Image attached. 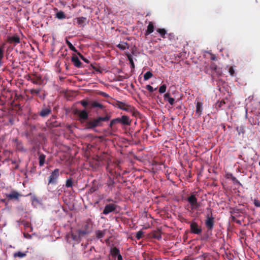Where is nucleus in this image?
<instances>
[{"label":"nucleus","instance_id":"nucleus-10","mask_svg":"<svg viewBox=\"0 0 260 260\" xmlns=\"http://www.w3.org/2000/svg\"><path fill=\"white\" fill-rule=\"evenodd\" d=\"M75 114L78 115L80 120H86L88 118V113L85 109L81 111L76 109Z\"/></svg>","mask_w":260,"mask_h":260},{"label":"nucleus","instance_id":"nucleus-54","mask_svg":"<svg viewBox=\"0 0 260 260\" xmlns=\"http://www.w3.org/2000/svg\"><path fill=\"white\" fill-rule=\"evenodd\" d=\"M78 55L79 56V57L81 58L82 60H83V59L85 58L82 54H81L80 52H77Z\"/></svg>","mask_w":260,"mask_h":260},{"label":"nucleus","instance_id":"nucleus-36","mask_svg":"<svg viewBox=\"0 0 260 260\" xmlns=\"http://www.w3.org/2000/svg\"><path fill=\"white\" fill-rule=\"evenodd\" d=\"M153 76L152 73L148 71L144 75V80L146 81L151 78Z\"/></svg>","mask_w":260,"mask_h":260},{"label":"nucleus","instance_id":"nucleus-23","mask_svg":"<svg viewBox=\"0 0 260 260\" xmlns=\"http://www.w3.org/2000/svg\"><path fill=\"white\" fill-rule=\"evenodd\" d=\"M106 230L101 231V230H97L95 232V234L96 238L98 239H101L103 238L105 234H106Z\"/></svg>","mask_w":260,"mask_h":260},{"label":"nucleus","instance_id":"nucleus-22","mask_svg":"<svg viewBox=\"0 0 260 260\" xmlns=\"http://www.w3.org/2000/svg\"><path fill=\"white\" fill-rule=\"evenodd\" d=\"M117 47L121 50H124L126 49L129 48V44L126 42H121L119 44L116 45Z\"/></svg>","mask_w":260,"mask_h":260},{"label":"nucleus","instance_id":"nucleus-18","mask_svg":"<svg viewBox=\"0 0 260 260\" xmlns=\"http://www.w3.org/2000/svg\"><path fill=\"white\" fill-rule=\"evenodd\" d=\"M84 236V235H80L79 233V230L77 231V234H75L74 233H72L71 234V237L72 239L78 242H80L81 238Z\"/></svg>","mask_w":260,"mask_h":260},{"label":"nucleus","instance_id":"nucleus-40","mask_svg":"<svg viewBox=\"0 0 260 260\" xmlns=\"http://www.w3.org/2000/svg\"><path fill=\"white\" fill-rule=\"evenodd\" d=\"M167 86L165 84L161 85L159 88V92L160 93H165L166 91Z\"/></svg>","mask_w":260,"mask_h":260},{"label":"nucleus","instance_id":"nucleus-9","mask_svg":"<svg viewBox=\"0 0 260 260\" xmlns=\"http://www.w3.org/2000/svg\"><path fill=\"white\" fill-rule=\"evenodd\" d=\"M117 206L114 204H109L105 206V208L103 211V214L107 215L109 213L114 211Z\"/></svg>","mask_w":260,"mask_h":260},{"label":"nucleus","instance_id":"nucleus-37","mask_svg":"<svg viewBox=\"0 0 260 260\" xmlns=\"http://www.w3.org/2000/svg\"><path fill=\"white\" fill-rule=\"evenodd\" d=\"M26 256V254L25 253L22 252L21 251H18L17 252H15L14 253V257H23Z\"/></svg>","mask_w":260,"mask_h":260},{"label":"nucleus","instance_id":"nucleus-48","mask_svg":"<svg viewBox=\"0 0 260 260\" xmlns=\"http://www.w3.org/2000/svg\"><path fill=\"white\" fill-rule=\"evenodd\" d=\"M90 66L92 67V68L95 71H96V72H101L100 71V69L99 68H98L97 67L95 66L94 64H90Z\"/></svg>","mask_w":260,"mask_h":260},{"label":"nucleus","instance_id":"nucleus-46","mask_svg":"<svg viewBox=\"0 0 260 260\" xmlns=\"http://www.w3.org/2000/svg\"><path fill=\"white\" fill-rule=\"evenodd\" d=\"M253 204L256 207H260V201L257 199H254Z\"/></svg>","mask_w":260,"mask_h":260},{"label":"nucleus","instance_id":"nucleus-32","mask_svg":"<svg viewBox=\"0 0 260 260\" xmlns=\"http://www.w3.org/2000/svg\"><path fill=\"white\" fill-rule=\"evenodd\" d=\"M66 43L68 45L69 48L73 51L77 52L76 48L72 45V44L67 39L66 40Z\"/></svg>","mask_w":260,"mask_h":260},{"label":"nucleus","instance_id":"nucleus-13","mask_svg":"<svg viewBox=\"0 0 260 260\" xmlns=\"http://www.w3.org/2000/svg\"><path fill=\"white\" fill-rule=\"evenodd\" d=\"M22 196L16 190H13L10 193L7 194L6 197L9 200H18L20 197Z\"/></svg>","mask_w":260,"mask_h":260},{"label":"nucleus","instance_id":"nucleus-25","mask_svg":"<svg viewBox=\"0 0 260 260\" xmlns=\"http://www.w3.org/2000/svg\"><path fill=\"white\" fill-rule=\"evenodd\" d=\"M202 106L203 104L202 102H198L196 104V113L199 116L201 115L202 112Z\"/></svg>","mask_w":260,"mask_h":260},{"label":"nucleus","instance_id":"nucleus-52","mask_svg":"<svg viewBox=\"0 0 260 260\" xmlns=\"http://www.w3.org/2000/svg\"><path fill=\"white\" fill-rule=\"evenodd\" d=\"M211 58H210L211 60H215L216 59V57L214 54H213L211 53Z\"/></svg>","mask_w":260,"mask_h":260},{"label":"nucleus","instance_id":"nucleus-41","mask_svg":"<svg viewBox=\"0 0 260 260\" xmlns=\"http://www.w3.org/2000/svg\"><path fill=\"white\" fill-rule=\"evenodd\" d=\"M167 38H168L170 40H174L175 39V36L174 33H169L167 34L166 36Z\"/></svg>","mask_w":260,"mask_h":260},{"label":"nucleus","instance_id":"nucleus-6","mask_svg":"<svg viewBox=\"0 0 260 260\" xmlns=\"http://www.w3.org/2000/svg\"><path fill=\"white\" fill-rule=\"evenodd\" d=\"M114 105L118 108L124 110L125 111L134 113L135 111L134 107L128 105L120 101H116Z\"/></svg>","mask_w":260,"mask_h":260},{"label":"nucleus","instance_id":"nucleus-43","mask_svg":"<svg viewBox=\"0 0 260 260\" xmlns=\"http://www.w3.org/2000/svg\"><path fill=\"white\" fill-rule=\"evenodd\" d=\"M117 123H121L120 117H118L112 120V124H114L115 125Z\"/></svg>","mask_w":260,"mask_h":260},{"label":"nucleus","instance_id":"nucleus-33","mask_svg":"<svg viewBox=\"0 0 260 260\" xmlns=\"http://www.w3.org/2000/svg\"><path fill=\"white\" fill-rule=\"evenodd\" d=\"M4 56V45L0 47V66L2 64V60Z\"/></svg>","mask_w":260,"mask_h":260},{"label":"nucleus","instance_id":"nucleus-29","mask_svg":"<svg viewBox=\"0 0 260 260\" xmlns=\"http://www.w3.org/2000/svg\"><path fill=\"white\" fill-rule=\"evenodd\" d=\"M157 31L160 34V36L164 38H167V31L164 28H158Z\"/></svg>","mask_w":260,"mask_h":260},{"label":"nucleus","instance_id":"nucleus-42","mask_svg":"<svg viewBox=\"0 0 260 260\" xmlns=\"http://www.w3.org/2000/svg\"><path fill=\"white\" fill-rule=\"evenodd\" d=\"M143 232L142 231H140L139 232H138L137 233H136V238L138 239V240H139L142 237V236L143 235Z\"/></svg>","mask_w":260,"mask_h":260},{"label":"nucleus","instance_id":"nucleus-1","mask_svg":"<svg viewBox=\"0 0 260 260\" xmlns=\"http://www.w3.org/2000/svg\"><path fill=\"white\" fill-rule=\"evenodd\" d=\"M110 118V116L108 115H106L104 117L92 118L86 121V126L88 129H93L98 126H101L103 121H108Z\"/></svg>","mask_w":260,"mask_h":260},{"label":"nucleus","instance_id":"nucleus-2","mask_svg":"<svg viewBox=\"0 0 260 260\" xmlns=\"http://www.w3.org/2000/svg\"><path fill=\"white\" fill-rule=\"evenodd\" d=\"M93 222L91 219H88L84 223L82 229L79 230V233L81 235L84 236L90 234L93 231Z\"/></svg>","mask_w":260,"mask_h":260},{"label":"nucleus","instance_id":"nucleus-21","mask_svg":"<svg viewBox=\"0 0 260 260\" xmlns=\"http://www.w3.org/2000/svg\"><path fill=\"white\" fill-rule=\"evenodd\" d=\"M154 26L153 22H149L148 25L147 26V30H146V32H145V35L147 36V35H148L151 34L152 32H153L154 31Z\"/></svg>","mask_w":260,"mask_h":260},{"label":"nucleus","instance_id":"nucleus-8","mask_svg":"<svg viewBox=\"0 0 260 260\" xmlns=\"http://www.w3.org/2000/svg\"><path fill=\"white\" fill-rule=\"evenodd\" d=\"M190 231L192 233L194 234H200L202 232V229L199 226L198 223L196 222H191L190 225Z\"/></svg>","mask_w":260,"mask_h":260},{"label":"nucleus","instance_id":"nucleus-63","mask_svg":"<svg viewBox=\"0 0 260 260\" xmlns=\"http://www.w3.org/2000/svg\"><path fill=\"white\" fill-rule=\"evenodd\" d=\"M241 132H242V133H244V132L242 130H241Z\"/></svg>","mask_w":260,"mask_h":260},{"label":"nucleus","instance_id":"nucleus-58","mask_svg":"<svg viewBox=\"0 0 260 260\" xmlns=\"http://www.w3.org/2000/svg\"><path fill=\"white\" fill-rule=\"evenodd\" d=\"M115 124H112V120L110 121V124H109V127L112 129L113 128V126Z\"/></svg>","mask_w":260,"mask_h":260},{"label":"nucleus","instance_id":"nucleus-34","mask_svg":"<svg viewBox=\"0 0 260 260\" xmlns=\"http://www.w3.org/2000/svg\"><path fill=\"white\" fill-rule=\"evenodd\" d=\"M56 17L59 19H63L66 18V15L63 12L60 11L56 14Z\"/></svg>","mask_w":260,"mask_h":260},{"label":"nucleus","instance_id":"nucleus-15","mask_svg":"<svg viewBox=\"0 0 260 260\" xmlns=\"http://www.w3.org/2000/svg\"><path fill=\"white\" fill-rule=\"evenodd\" d=\"M71 61L76 67L78 68L82 67V62L80 61L78 57L75 54L72 56L71 58Z\"/></svg>","mask_w":260,"mask_h":260},{"label":"nucleus","instance_id":"nucleus-49","mask_svg":"<svg viewBox=\"0 0 260 260\" xmlns=\"http://www.w3.org/2000/svg\"><path fill=\"white\" fill-rule=\"evenodd\" d=\"M32 77H33V74H31V75H29L27 76L26 77V79L28 80V81H30L31 82L32 81Z\"/></svg>","mask_w":260,"mask_h":260},{"label":"nucleus","instance_id":"nucleus-53","mask_svg":"<svg viewBox=\"0 0 260 260\" xmlns=\"http://www.w3.org/2000/svg\"><path fill=\"white\" fill-rule=\"evenodd\" d=\"M38 117V115L37 114H34L31 115V118L34 119H36Z\"/></svg>","mask_w":260,"mask_h":260},{"label":"nucleus","instance_id":"nucleus-56","mask_svg":"<svg viewBox=\"0 0 260 260\" xmlns=\"http://www.w3.org/2000/svg\"><path fill=\"white\" fill-rule=\"evenodd\" d=\"M117 260H122V257L120 254L117 255Z\"/></svg>","mask_w":260,"mask_h":260},{"label":"nucleus","instance_id":"nucleus-38","mask_svg":"<svg viewBox=\"0 0 260 260\" xmlns=\"http://www.w3.org/2000/svg\"><path fill=\"white\" fill-rule=\"evenodd\" d=\"M91 102L88 100H82L80 102V103L84 107H86L88 105L91 106Z\"/></svg>","mask_w":260,"mask_h":260},{"label":"nucleus","instance_id":"nucleus-30","mask_svg":"<svg viewBox=\"0 0 260 260\" xmlns=\"http://www.w3.org/2000/svg\"><path fill=\"white\" fill-rule=\"evenodd\" d=\"M110 253L113 256H116L120 254V251L117 248L114 247L111 248Z\"/></svg>","mask_w":260,"mask_h":260},{"label":"nucleus","instance_id":"nucleus-28","mask_svg":"<svg viewBox=\"0 0 260 260\" xmlns=\"http://www.w3.org/2000/svg\"><path fill=\"white\" fill-rule=\"evenodd\" d=\"M227 177L228 178H230L234 183L242 186L241 183L237 179V178L233 175L232 174H227Z\"/></svg>","mask_w":260,"mask_h":260},{"label":"nucleus","instance_id":"nucleus-26","mask_svg":"<svg viewBox=\"0 0 260 260\" xmlns=\"http://www.w3.org/2000/svg\"><path fill=\"white\" fill-rule=\"evenodd\" d=\"M225 99H223L221 101H218L216 104V106L218 109H223L224 108V105L226 104Z\"/></svg>","mask_w":260,"mask_h":260},{"label":"nucleus","instance_id":"nucleus-57","mask_svg":"<svg viewBox=\"0 0 260 260\" xmlns=\"http://www.w3.org/2000/svg\"><path fill=\"white\" fill-rule=\"evenodd\" d=\"M84 62H85L86 63H88L89 62V61L88 59L86 58L85 57L83 59V60Z\"/></svg>","mask_w":260,"mask_h":260},{"label":"nucleus","instance_id":"nucleus-11","mask_svg":"<svg viewBox=\"0 0 260 260\" xmlns=\"http://www.w3.org/2000/svg\"><path fill=\"white\" fill-rule=\"evenodd\" d=\"M51 113V109L49 106H44L39 112V115L42 117H46Z\"/></svg>","mask_w":260,"mask_h":260},{"label":"nucleus","instance_id":"nucleus-4","mask_svg":"<svg viewBox=\"0 0 260 260\" xmlns=\"http://www.w3.org/2000/svg\"><path fill=\"white\" fill-rule=\"evenodd\" d=\"M197 194V192H196L191 193L186 199L187 201L190 204L192 210L197 209L200 206L198 202L197 198L196 197Z\"/></svg>","mask_w":260,"mask_h":260},{"label":"nucleus","instance_id":"nucleus-44","mask_svg":"<svg viewBox=\"0 0 260 260\" xmlns=\"http://www.w3.org/2000/svg\"><path fill=\"white\" fill-rule=\"evenodd\" d=\"M153 237L154 238L157 239L158 240H160V239H161V234L159 233H158V232H156V233H154L153 235Z\"/></svg>","mask_w":260,"mask_h":260},{"label":"nucleus","instance_id":"nucleus-20","mask_svg":"<svg viewBox=\"0 0 260 260\" xmlns=\"http://www.w3.org/2000/svg\"><path fill=\"white\" fill-rule=\"evenodd\" d=\"M106 184L108 186L109 190L111 191L115 184V181L114 179L111 177H109L108 180H107Z\"/></svg>","mask_w":260,"mask_h":260},{"label":"nucleus","instance_id":"nucleus-61","mask_svg":"<svg viewBox=\"0 0 260 260\" xmlns=\"http://www.w3.org/2000/svg\"><path fill=\"white\" fill-rule=\"evenodd\" d=\"M18 166L17 165V166H16L15 167V169H18Z\"/></svg>","mask_w":260,"mask_h":260},{"label":"nucleus","instance_id":"nucleus-47","mask_svg":"<svg viewBox=\"0 0 260 260\" xmlns=\"http://www.w3.org/2000/svg\"><path fill=\"white\" fill-rule=\"evenodd\" d=\"M229 72L230 75H231L232 76H234L235 75V70L234 69L233 67H231L230 68Z\"/></svg>","mask_w":260,"mask_h":260},{"label":"nucleus","instance_id":"nucleus-50","mask_svg":"<svg viewBox=\"0 0 260 260\" xmlns=\"http://www.w3.org/2000/svg\"><path fill=\"white\" fill-rule=\"evenodd\" d=\"M204 72H205V73H206V74H211L212 76H213V73H210L209 72V70H208V68H207V67H206L205 68Z\"/></svg>","mask_w":260,"mask_h":260},{"label":"nucleus","instance_id":"nucleus-27","mask_svg":"<svg viewBox=\"0 0 260 260\" xmlns=\"http://www.w3.org/2000/svg\"><path fill=\"white\" fill-rule=\"evenodd\" d=\"M99 108L101 109H103L104 108V106L101 104L99 103L96 101H93L91 102V106L90 107V109L93 108Z\"/></svg>","mask_w":260,"mask_h":260},{"label":"nucleus","instance_id":"nucleus-16","mask_svg":"<svg viewBox=\"0 0 260 260\" xmlns=\"http://www.w3.org/2000/svg\"><path fill=\"white\" fill-rule=\"evenodd\" d=\"M120 118L121 124L126 125H130L131 124V120L129 117L126 115H123Z\"/></svg>","mask_w":260,"mask_h":260},{"label":"nucleus","instance_id":"nucleus-24","mask_svg":"<svg viewBox=\"0 0 260 260\" xmlns=\"http://www.w3.org/2000/svg\"><path fill=\"white\" fill-rule=\"evenodd\" d=\"M45 158H46V155L43 154L41 153L39 154V164L40 167H43L45 162Z\"/></svg>","mask_w":260,"mask_h":260},{"label":"nucleus","instance_id":"nucleus-62","mask_svg":"<svg viewBox=\"0 0 260 260\" xmlns=\"http://www.w3.org/2000/svg\"><path fill=\"white\" fill-rule=\"evenodd\" d=\"M237 223H240V221L239 220H237Z\"/></svg>","mask_w":260,"mask_h":260},{"label":"nucleus","instance_id":"nucleus-55","mask_svg":"<svg viewBox=\"0 0 260 260\" xmlns=\"http://www.w3.org/2000/svg\"><path fill=\"white\" fill-rule=\"evenodd\" d=\"M24 236L25 238H31V236L28 234H24Z\"/></svg>","mask_w":260,"mask_h":260},{"label":"nucleus","instance_id":"nucleus-17","mask_svg":"<svg viewBox=\"0 0 260 260\" xmlns=\"http://www.w3.org/2000/svg\"><path fill=\"white\" fill-rule=\"evenodd\" d=\"M8 42L11 44H17L20 43V38L17 35H15L12 37H9L8 38Z\"/></svg>","mask_w":260,"mask_h":260},{"label":"nucleus","instance_id":"nucleus-7","mask_svg":"<svg viewBox=\"0 0 260 260\" xmlns=\"http://www.w3.org/2000/svg\"><path fill=\"white\" fill-rule=\"evenodd\" d=\"M87 22V18L84 17H76L73 19L74 24H75L76 23L78 26L81 27H84Z\"/></svg>","mask_w":260,"mask_h":260},{"label":"nucleus","instance_id":"nucleus-14","mask_svg":"<svg viewBox=\"0 0 260 260\" xmlns=\"http://www.w3.org/2000/svg\"><path fill=\"white\" fill-rule=\"evenodd\" d=\"M210 68L212 71H214L217 76H220L222 74L221 70L218 68L217 66L214 62H211Z\"/></svg>","mask_w":260,"mask_h":260},{"label":"nucleus","instance_id":"nucleus-39","mask_svg":"<svg viewBox=\"0 0 260 260\" xmlns=\"http://www.w3.org/2000/svg\"><path fill=\"white\" fill-rule=\"evenodd\" d=\"M40 91V89H30V93L32 95H38Z\"/></svg>","mask_w":260,"mask_h":260},{"label":"nucleus","instance_id":"nucleus-5","mask_svg":"<svg viewBox=\"0 0 260 260\" xmlns=\"http://www.w3.org/2000/svg\"><path fill=\"white\" fill-rule=\"evenodd\" d=\"M60 176V170L59 169H55L51 172L48 178V185L56 184Z\"/></svg>","mask_w":260,"mask_h":260},{"label":"nucleus","instance_id":"nucleus-64","mask_svg":"<svg viewBox=\"0 0 260 260\" xmlns=\"http://www.w3.org/2000/svg\"><path fill=\"white\" fill-rule=\"evenodd\" d=\"M258 164H259V165L260 166V161L259 162V163H258Z\"/></svg>","mask_w":260,"mask_h":260},{"label":"nucleus","instance_id":"nucleus-60","mask_svg":"<svg viewBox=\"0 0 260 260\" xmlns=\"http://www.w3.org/2000/svg\"><path fill=\"white\" fill-rule=\"evenodd\" d=\"M111 201H112V200L110 199H107V201H108V202H110Z\"/></svg>","mask_w":260,"mask_h":260},{"label":"nucleus","instance_id":"nucleus-51","mask_svg":"<svg viewBox=\"0 0 260 260\" xmlns=\"http://www.w3.org/2000/svg\"><path fill=\"white\" fill-rule=\"evenodd\" d=\"M100 94H101V95H102L103 96L105 97V98H108V97H109V95H108L107 93H105V92H102L100 93Z\"/></svg>","mask_w":260,"mask_h":260},{"label":"nucleus","instance_id":"nucleus-3","mask_svg":"<svg viewBox=\"0 0 260 260\" xmlns=\"http://www.w3.org/2000/svg\"><path fill=\"white\" fill-rule=\"evenodd\" d=\"M207 210L209 211V213H207L205 223L208 231H212L214 224V218L212 216V210L208 208Z\"/></svg>","mask_w":260,"mask_h":260},{"label":"nucleus","instance_id":"nucleus-31","mask_svg":"<svg viewBox=\"0 0 260 260\" xmlns=\"http://www.w3.org/2000/svg\"><path fill=\"white\" fill-rule=\"evenodd\" d=\"M126 55L129 61V63H130L131 66V68L134 69L135 68V66L134 62L133 61L132 56L129 53H127L126 54Z\"/></svg>","mask_w":260,"mask_h":260},{"label":"nucleus","instance_id":"nucleus-59","mask_svg":"<svg viewBox=\"0 0 260 260\" xmlns=\"http://www.w3.org/2000/svg\"><path fill=\"white\" fill-rule=\"evenodd\" d=\"M105 242H106V243H108V242H109V239H106V240H105Z\"/></svg>","mask_w":260,"mask_h":260},{"label":"nucleus","instance_id":"nucleus-45","mask_svg":"<svg viewBox=\"0 0 260 260\" xmlns=\"http://www.w3.org/2000/svg\"><path fill=\"white\" fill-rule=\"evenodd\" d=\"M146 89H147L150 92H153L156 89V88L153 89V87L150 85H146Z\"/></svg>","mask_w":260,"mask_h":260},{"label":"nucleus","instance_id":"nucleus-12","mask_svg":"<svg viewBox=\"0 0 260 260\" xmlns=\"http://www.w3.org/2000/svg\"><path fill=\"white\" fill-rule=\"evenodd\" d=\"M31 82L36 85H41L43 82L41 75L37 73L33 74Z\"/></svg>","mask_w":260,"mask_h":260},{"label":"nucleus","instance_id":"nucleus-35","mask_svg":"<svg viewBox=\"0 0 260 260\" xmlns=\"http://www.w3.org/2000/svg\"><path fill=\"white\" fill-rule=\"evenodd\" d=\"M73 185V179L70 178L66 180V186L68 188L72 187Z\"/></svg>","mask_w":260,"mask_h":260},{"label":"nucleus","instance_id":"nucleus-19","mask_svg":"<svg viewBox=\"0 0 260 260\" xmlns=\"http://www.w3.org/2000/svg\"><path fill=\"white\" fill-rule=\"evenodd\" d=\"M164 100L168 101L171 105H173L174 104L175 100L174 98L170 96V94L168 92L165 93L164 96Z\"/></svg>","mask_w":260,"mask_h":260}]
</instances>
